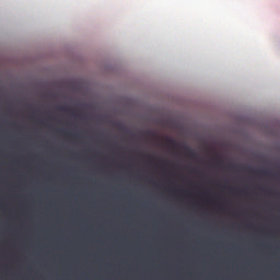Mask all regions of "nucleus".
<instances>
[{"label": "nucleus", "mask_w": 280, "mask_h": 280, "mask_svg": "<svg viewBox=\"0 0 280 280\" xmlns=\"http://www.w3.org/2000/svg\"><path fill=\"white\" fill-rule=\"evenodd\" d=\"M185 150H187V152H190L191 156H194V152H191V149H189V147H186Z\"/></svg>", "instance_id": "4"}, {"label": "nucleus", "mask_w": 280, "mask_h": 280, "mask_svg": "<svg viewBox=\"0 0 280 280\" xmlns=\"http://www.w3.org/2000/svg\"><path fill=\"white\" fill-rule=\"evenodd\" d=\"M59 110H61V113H67L69 110V107L62 106V107H59Z\"/></svg>", "instance_id": "3"}, {"label": "nucleus", "mask_w": 280, "mask_h": 280, "mask_svg": "<svg viewBox=\"0 0 280 280\" xmlns=\"http://www.w3.org/2000/svg\"><path fill=\"white\" fill-rule=\"evenodd\" d=\"M63 135H65L66 137H69V132H67V131H63Z\"/></svg>", "instance_id": "5"}, {"label": "nucleus", "mask_w": 280, "mask_h": 280, "mask_svg": "<svg viewBox=\"0 0 280 280\" xmlns=\"http://www.w3.org/2000/svg\"><path fill=\"white\" fill-rule=\"evenodd\" d=\"M166 141L170 145H176V142L172 138H166Z\"/></svg>", "instance_id": "2"}, {"label": "nucleus", "mask_w": 280, "mask_h": 280, "mask_svg": "<svg viewBox=\"0 0 280 280\" xmlns=\"http://www.w3.org/2000/svg\"><path fill=\"white\" fill-rule=\"evenodd\" d=\"M231 191H235V188H232Z\"/></svg>", "instance_id": "6"}, {"label": "nucleus", "mask_w": 280, "mask_h": 280, "mask_svg": "<svg viewBox=\"0 0 280 280\" xmlns=\"http://www.w3.org/2000/svg\"><path fill=\"white\" fill-rule=\"evenodd\" d=\"M258 174H262V176H272V173L270 171L260 170L257 171Z\"/></svg>", "instance_id": "1"}]
</instances>
